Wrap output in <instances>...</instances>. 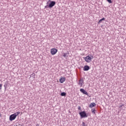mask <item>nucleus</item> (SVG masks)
<instances>
[{"mask_svg": "<svg viewBox=\"0 0 126 126\" xmlns=\"http://www.w3.org/2000/svg\"><path fill=\"white\" fill-rule=\"evenodd\" d=\"M20 114V112H17L11 115L9 117V121H10L11 122H12V121H14V120L16 119V117H17V116Z\"/></svg>", "mask_w": 126, "mask_h": 126, "instance_id": "f257e3e1", "label": "nucleus"}, {"mask_svg": "<svg viewBox=\"0 0 126 126\" xmlns=\"http://www.w3.org/2000/svg\"><path fill=\"white\" fill-rule=\"evenodd\" d=\"M84 59L86 63H91V61H92V59H93V56H90L88 55L86 57L84 58Z\"/></svg>", "mask_w": 126, "mask_h": 126, "instance_id": "f03ea898", "label": "nucleus"}, {"mask_svg": "<svg viewBox=\"0 0 126 126\" xmlns=\"http://www.w3.org/2000/svg\"><path fill=\"white\" fill-rule=\"evenodd\" d=\"M55 5H56V1H52L49 5H47L45 6V8H52Z\"/></svg>", "mask_w": 126, "mask_h": 126, "instance_id": "7ed1b4c3", "label": "nucleus"}, {"mask_svg": "<svg viewBox=\"0 0 126 126\" xmlns=\"http://www.w3.org/2000/svg\"><path fill=\"white\" fill-rule=\"evenodd\" d=\"M50 53H51V55L54 56V55H56V54H57V53H58V49H57L56 48H52L50 50Z\"/></svg>", "mask_w": 126, "mask_h": 126, "instance_id": "20e7f679", "label": "nucleus"}, {"mask_svg": "<svg viewBox=\"0 0 126 126\" xmlns=\"http://www.w3.org/2000/svg\"><path fill=\"white\" fill-rule=\"evenodd\" d=\"M79 115L81 116V118H87V114L85 111L81 112Z\"/></svg>", "mask_w": 126, "mask_h": 126, "instance_id": "39448f33", "label": "nucleus"}, {"mask_svg": "<svg viewBox=\"0 0 126 126\" xmlns=\"http://www.w3.org/2000/svg\"><path fill=\"white\" fill-rule=\"evenodd\" d=\"M80 91L82 93H83V94H85V95H88V93L86 92V91L84 90L83 89H81L80 90Z\"/></svg>", "mask_w": 126, "mask_h": 126, "instance_id": "423d86ee", "label": "nucleus"}, {"mask_svg": "<svg viewBox=\"0 0 126 126\" xmlns=\"http://www.w3.org/2000/svg\"><path fill=\"white\" fill-rule=\"evenodd\" d=\"M90 69V67L88 65H85L84 67V70L85 71H87L88 70H89Z\"/></svg>", "mask_w": 126, "mask_h": 126, "instance_id": "0eeeda50", "label": "nucleus"}, {"mask_svg": "<svg viewBox=\"0 0 126 126\" xmlns=\"http://www.w3.org/2000/svg\"><path fill=\"white\" fill-rule=\"evenodd\" d=\"M65 81V78L64 77H62L60 79V82L61 83H63V82H64Z\"/></svg>", "mask_w": 126, "mask_h": 126, "instance_id": "6e6552de", "label": "nucleus"}, {"mask_svg": "<svg viewBox=\"0 0 126 126\" xmlns=\"http://www.w3.org/2000/svg\"><path fill=\"white\" fill-rule=\"evenodd\" d=\"M95 106H96V103H95V102H93L90 104L89 107L92 108L93 107H95Z\"/></svg>", "mask_w": 126, "mask_h": 126, "instance_id": "1a4fd4ad", "label": "nucleus"}, {"mask_svg": "<svg viewBox=\"0 0 126 126\" xmlns=\"http://www.w3.org/2000/svg\"><path fill=\"white\" fill-rule=\"evenodd\" d=\"M103 20H105V18H103L102 19H100L98 21V23H101L102 22V21H103Z\"/></svg>", "mask_w": 126, "mask_h": 126, "instance_id": "9d476101", "label": "nucleus"}, {"mask_svg": "<svg viewBox=\"0 0 126 126\" xmlns=\"http://www.w3.org/2000/svg\"><path fill=\"white\" fill-rule=\"evenodd\" d=\"M91 111H92V112L93 114H95V111L96 110H95V108H93V109H92Z\"/></svg>", "mask_w": 126, "mask_h": 126, "instance_id": "9b49d317", "label": "nucleus"}, {"mask_svg": "<svg viewBox=\"0 0 126 126\" xmlns=\"http://www.w3.org/2000/svg\"><path fill=\"white\" fill-rule=\"evenodd\" d=\"M79 84L81 85V86H82V85L83 84V82L82 81V82H81V81H80Z\"/></svg>", "mask_w": 126, "mask_h": 126, "instance_id": "f8f14e48", "label": "nucleus"}, {"mask_svg": "<svg viewBox=\"0 0 126 126\" xmlns=\"http://www.w3.org/2000/svg\"><path fill=\"white\" fill-rule=\"evenodd\" d=\"M65 95H66L65 93L63 92L61 93V96H64Z\"/></svg>", "mask_w": 126, "mask_h": 126, "instance_id": "ddd939ff", "label": "nucleus"}, {"mask_svg": "<svg viewBox=\"0 0 126 126\" xmlns=\"http://www.w3.org/2000/svg\"><path fill=\"white\" fill-rule=\"evenodd\" d=\"M67 55V54L66 53H63V57H64V58H65V57H66Z\"/></svg>", "mask_w": 126, "mask_h": 126, "instance_id": "4468645a", "label": "nucleus"}, {"mask_svg": "<svg viewBox=\"0 0 126 126\" xmlns=\"http://www.w3.org/2000/svg\"><path fill=\"white\" fill-rule=\"evenodd\" d=\"M107 1H108V2H109V3H112V0H106Z\"/></svg>", "mask_w": 126, "mask_h": 126, "instance_id": "2eb2a0df", "label": "nucleus"}, {"mask_svg": "<svg viewBox=\"0 0 126 126\" xmlns=\"http://www.w3.org/2000/svg\"><path fill=\"white\" fill-rule=\"evenodd\" d=\"M82 126H87V125H85V123L84 122H82Z\"/></svg>", "mask_w": 126, "mask_h": 126, "instance_id": "dca6fc26", "label": "nucleus"}, {"mask_svg": "<svg viewBox=\"0 0 126 126\" xmlns=\"http://www.w3.org/2000/svg\"><path fill=\"white\" fill-rule=\"evenodd\" d=\"M1 87H2V85L0 84V90H1Z\"/></svg>", "mask_w": 126, "mask_h": 126, "instance_id": "f3484780", "label": "nucleus"}, {"mask_svg": "<svg viewBox=\"0 0 126 126\" xmlns=\"http://www.w3.org/2000/svg\"><path fill=\"white\" fill-rule=\"evenodd\" d=\"M31 76H35V73H33L31 74Z\"/></svg>", "mask_w": 126, "mask_h": 126, "instance_id": "a211bd4d", "label": "nucleus"}, {"mask_svg": "<svg viewBox=\"0 0 126 126\" xmlns=\"http://www.w3.org/2000/svg\"><path fill=\"white\" fill-rule=\"evenodd\" d=\"M78 109L79 110H81V107L80 106H78Z\"/></svg>", "mask_w": 126, "mask_h": 126, "instance_id": "6ab92c4d", "label": "nucleus"}, {"mask_svg": "<svg viewBox=\"0 0 126 126\" xmlns=\"http://www.w3.org/2000/svg\"><path fill=\"white\" fill-rule=\"evenodd\" d=\"M4 87H5V89H6V88H5V85H4Z\"/></svg>", "mask_w": 126, "mask_h": 126, "instance_id": "aec40b11", "label": "nucleus"}]
</instances>
